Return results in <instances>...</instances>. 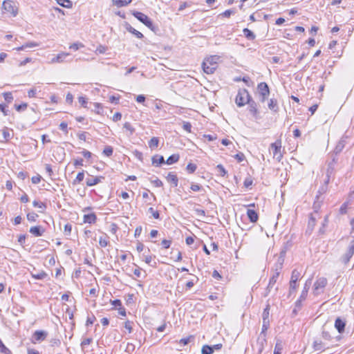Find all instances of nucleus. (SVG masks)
<instances>
[{
  "label": "nucleus",
  "mask_w": 354,
  "mask_h": 354,
  "mask_svg": "<svg viewBox=\"0 0 354 354\" xmlns=\"http://www.w3.org/2000/svg\"><path fill=\"white\" fill-rule=\"evenodd\" d=\"M219 56L212 55L207 57L202 63L203 71L207 74H212L218 67Z\"/></svg>",
  "instance_id": "f257e3e1"
},
{
  "label": "nucleus",
  "mask_w": 354,
  "mask_h": 354,
  "mask_svg": "<svg viewBox=\"0 0 354 354\" xmlns=\"http://www.w3.org/2000/svg\"><path fill=\"white\" fill-rule=\"evenodd\" d=\"M251 100L252 97L248 90L243 88L239 90L236 96L235 102L238 106L241 107L248 104Z\"/></svg>",
  "instance_id": "f03ea898"
},
{
  "label": "nucleus",
  "mask_w": 354,
  "mask_h": 354,
  "mask_svg": "<svg viewBox=\"0 0 354 354\" xmlns=\"http://www.w3.org/2000/svg\"><path fill=\"white\" fill-rule=\"evenodd\" d=\"M270 149L272 151L273 158L278 162H280L283 158L281 140H277L274 143H272Z\"/></svg>",
  "instance_id": "7ed1b4c3"
},
{
  "label": "nucleus",
  "mask_w": 354,
  "mask_h": 354,
  "mask_svg": "<svg viewBox=\"0 0 354 354\" xmlns=\"http://www.w3.org/2000/svg\"><path fill=\"white\" fill-rule=\"evenodd\" d=\"M328 281L325 277L318 278L313 286V293L315 295H319L324 292V288L326 286Z\"/></svg>",
  "instance_id": "20e7f679"
},
{
  "label": "nucleus",
  "mask_w": 354,
  "mask_h": 354,
  "mask_svg": "<svg viewBox=\"0 0 354 354\" xmlns=\"http://www.w3.org/2000/svg\"><path fill=\"white\" fill-rule=\"evenodd\" d=\"M279 277V272H273L268 284L267 288H266L263 296L266 297L272 291L273 288L277 291L278 290V287L276 286V282Z\"/></svg>",
  "instance_id": "39448f33"
},
{
  "label": "nucleus",
  "mask_w": 354,
  "mask_h": 354,
  "mask_svg": "<svg viewBox=\"0 0 354 354\" xmlns=\"http://www.w3.org/2000/svg\"><path fill=\"white\" fill-rule=\"evenodd\" d=\"M47 335L48 333L45 330H36L32 335L31 342L35 344L42 342L46 338Z\"/></svg>",
  "instance_id": "423d86ee"
},
{
  "label": "nucleus",
  "mask_w": 354,
  "mask_h": 354,
  "mask_svg": "<svg viewBox=\"0 0 354 354\" xmlns=\"http://www.w3.org/2000/svg\"><path fill=\"white\" fill-rule=\"evenodd\" d=\"M3 8L7 12L12 14L13 16H16L17 10L15 3L9 0H6L3 2Z\"/></svg>",
  "instance_id": "0eeeda50"
},
{
  "label": "nucleus",
  "mask_w": 354,
  "mask_h": 354,
  "mask_svg": "<svg viewBox=\"0 0 354 354\" xmlns=\"http://www.w3.org/2000/svg\"><path fill=\"white\" fill-rule=\"evenodd\" d=\"M337 161V159L336 157H333L331 162H330L328 164V167L326 169V176H327V180H326V184H328L329 182V179L330 176L333 174L335 170V165Z\"/></svg>",
  "instance_id": "6e6552de"
},
{
  "label": "nucleus",
  "mask_w": 354,
  "mask_h": 354,
  "mask_svg": "<svg viewBox=\"0 0 354 354\" xmlns=\"http://www.w3.org/2000/svg\"><path fill=\"white\" fill-rule=\"evenodd\" d=\"M257 89L259 93V95H270V89L268 85L266 82H261L257 86Z\"/></svg>",
  "instance_id": "1a4fd4ad"
},
{
  "label": "nucleus",
  "mask_w": 354,
  "mask_h": 354,
  "mask_svg": "<svg viewBox=\"0 0 354 354\" xmlns=\"http://www.w3.org/2000/svg\"><path fill=\"white\" fill-rule=\"evenodd\" d=\"M70 54L68 53H59L57 55L54 57L50 61V64H54V63H62L64 62L66 58L67 57H69Z\"/></svg>",
  "instance_id": "9d476101"
},
{
  "label": "nucleus",
  "mask_w": 354,
  "mask_h": 354,
  "mask_svg": "<svg viewBox=\"0 0 354 354\" xmlns=\"http://www.w3.org/2000/svg\"><path fill=\"white\" fill-rule=\"evenodd\" d=\"M346 322L340 317H337L335 322V327L339 333L344 332Z\"/></svg>",
  "instance_id": "9b49d317"
},
{
  "label": "nucleus",
  "mask_w": 354,
  "mask_h": 354,
  "mask_svg": "<svg viewBox=\"0 0 354 354\" xmlns=\"http://www.w3.org/2000/svg\"><path fill=\"white\" fill-rule=\"evenodd\" d=\"M167 181L172 185L174 187H176L178 186V179L176 174H174L173 172H169L167 176H166Z\"/></svg>",
  "instance_id": "f8f14e48"
},
{
  "label": "nucleus",
  "mask_w": 354,
  "mask_h": 354,
  "mask_svg": "<svg viewBox=\"0 0 354 354\" xmlns=\"http://www.w3.org/2000/svg\"><path fill=\"white\" fill-rule=\"evenodd\" d=\"M248 110L250 113L255 118H257L258 109L257 103L252 99L248 103Z\"/></svg>",
  "instance_id": "ddd939ff"
},
{
  "label": "nucleus",
  "mask_w": 354,
  "mask_h": 354,
  "mask_svg": "<svg viewBox=\"0 0 354 354\" xmlns=\"http://www.w3.org/2000/svg\"><path fill=\"white\" fill-rule=\"evenodd\" d=\"M266 336L259 335L257 338V344L259 345V354H261L263 352L264 349V346L266 344Z\"/></svg>",
  "instance_id": "4468645a"
},
{
  "label": "nucleus",
  "mask_w": 354,
  "mask_h": 354,
  "mask_svg": "<svg viewBox=\"0 0 354 354\" xmlns=\"http://www.w3.org/2000/svg\"><path fill=\"white\" fill-rule=\"evenodd\" d=\"M97 220V216L95 213H91L88 214H84L83 217V221L85 223H95Z\"/></svg>",
  "instance_id": "2eb2a0df"
},
{
  "label": "nucleus",
  "mask_w": 354,
  "mask_h": 354,
  "mask_svg": "<svg viewBox=\"0 0 354 354\" xmlns=\"http://www.w3.org/2000/svg\"><path fill=\"white\" fill-rule=\"evenodd\" d=\"M152 165L156 167H159L160 165L165 163V158L162 156L155 155L151 158Z\"/></svg>",
  "instance_id": "dca6fc26"
},
{
  "label": "nucleus",
  "mask_w": 354,
  "mask_h": 354,
  "mask_svg": "<svg viewBox=\"0 0 354 354\" xmlns=\"http://www.w3.org/2000/svg\"><path fill=\"white\" fill-rule=\"evenodd\" d=\"M311 279H309L308 280H307L304 284V289L300 295V297L301 299H306V297H307V295H308V292L310 289V287L311 286Z\"/></svg>",
  "instance_id": "f3484780"
},
{
  "label": "nucleus",
  "mask_w": 354,
  "mask_h": 354,
  "mask_svg": "<svg viewBox=\"0 0 354 354\" xmlns=\"http://www.w3.org/2000/svg\"><path fill=\"white\" fill-rule=\"evenodd\" d=\"M313 348L315 351H324L325 350V345L322 341L317 339L313 343Z\"/></svg>",
  "instance_id": "a211bd4d"
},
{
  "label": "nucleus",
  "mask_w": 354,
  "mask_h": 354,
  "mask_svg": "<svg viewBox=\"0 0 354 354\" xmlns=\"http://www.w3.org/2000/svg\"><path fill=\"white\" fill-rule=\"evenodd\" d=\"M102 178H104L102 176H96L92 177L91 178H87L86 181V185L88 187L94 186L100 183Z\"/></svg>",
  "instance_id": "6ab92c4d"
},
{
  "label": "nucleus",
  "mask_w": 354,
  "mask_h": 354,
  "mask_svg": "<svg viewBox=\"0 0 354 354\" xmlns=\"http://www.w3.org/2000/svg\"><path fill=\"white\" fill-rule=\"evenodd\" d=\"M346 145V140L344 138H342L336 145L334 153L335 155H337L338 153H341L343 149L344 148Z\"/></svg>",
  "instance_id": "aec40b11"
},
{
  "label": "nucleus",
  "mask_w": 354,
  "mask_h": 354,
  "mask_svg": "<svg viewBox=\"0 0 354 354\" xmlns=\"http://www.w3.org/2000/svg\"><path fill=\"white\" fill-rule=\"evenodd\" d=\"M133 15L143 24L149 18L145 14L138 11H134Z\"/></svg>",
  "instance_id": "412c9836"
},
{
  "label": "nucleus",
  "mask_w": 354,
  "mask_h": 354,
  "mask_svg": "<svg viewBox=\"0 0 354 354\" xmlns=\"http://www.w3.org/2000/svg\"><path fill=\"white\" fill-rule=\"evenodd\" d=\"M269 316H270V305L267 304V306L264 308L263 314H262L263 323L270 324Z\"/></svg>",
  "instance_id": "4be33fe9"
},
{
  "label": "nucleus",
  "mask_w": 354,
  "mask_h": 354,
  "mask_svg": "<svg viewBox=\"0 0 354 354\" xmlns=\"http://www.w3.org/2000/svg\"><path fill=\"white\" fill-rule=\"evenodd\" d=\"M30 232L35 236H41L43 234L44 230L41 226H34L30 228Z\"/></svg>",
  "instance_id": "5701e85b"
},
{
  "label": "nucleus",
  "mask_w": 354,
  "mask_h": 354,
  "mask_svg": "<svg viewBox=\"0 0 354 354\" xmlns=\"http://www.w3.org/2000/svg\"><path fill=\"white\" fill-rule=\"evenodd\" d=\"M247 215L252 223H255L257 221L259 216L257 213L254 210L248 209Z\"/></svg>",
  "instance_id": "b1692460"
},
{
  "label": "nucleus",
  "mask_w": 354,
  "mask_h": 354,
  "mask_svg": "<svg viewBox=\"0 0 354 354\" xmlns=\"http://www.w3.org/2000/svg\"><path fill=\"white\" fill-rule=\"evenodd\" d=\"M109 237L106 234H104L103 236H101L99 239V244L102 248H105L109 245Z\"/></svg>",
  "instance_id": "393cba45"
},
{
  "label": "nucleus",
  "mask_w": 354,
  "mask_h": 354,
  "mask_svg": "<svg viewBox=\"0 0 354 354\" xmlns=\"http://www.w3.org/2000/svg\"><path fill=\"white\" fill-rule=\"evenodd\" d=\"M268 108L274 112H277L279 106L276 99L271 98L270 100L268 103Z\"/></svg>",
  "instance_id": "a878e982"
},
{
  "label": "nucleus",
  "mask_w": 354,
  "mask_h": 354,
  "mask_svg": "<svg viewBox=\"0 0 354 354\" xmlns=\"http://www.w3.org/2000/svg\"><path fill=\"white\" fill-rule=\"evenodd\" d=\"M180 156L178 153H174L170 156L167 160L165 161V163L167 165H172L174 163L177 162L179 160Z\"/></svg>",
  "instance_id": "bb28decb"
},
{
  "label": "nucleus",
  "mask_w": 354,
  "mask_h": 354,
  "mask_svg": "<svg viewBox=\"0 0 354 354\" xmlns=\"http://www.w3.org/2000/svg\"><path fill=\"white\" fill-rule=\"evenodd\" d=\"M132 0H112L113 5L118 8L127 6Z\"/></svg>",
  "instance_id": "cd10ccee"
},
{
  "label": "nucleus",
  "mask_w": 354,
  "mask_h": 354,
  "mask_svg": "<svg viewBox=\"0 0 354 354\" xmlns=\"http://www.w3.org/2000/svg\"><path fill=\"white\" fill-rule=\"evenodd\" d=\"M283 263V259L281 258H279L277 262L274 265V268H273L272 269V273L273 272H279L280 273V270L282 268Z\"/></svg>",
  "instance_id": "c85d7f7f"
},
{
  "label": "nucleus",
  "mask_w": 354,
  "mask_h": 354,
  "mask_svg": "<svg viewBox=\"0 0 354 354\" xmlns=\"http://www.w3.org/2000/svg\"><path fill=\"white\" fill-rule=\"evenodd\" d=\"M127 30L129 32H131L133 35H134L138 39H142L144 37L143 35L140 32L136 30L134 28H133L131 26H129V27L127 28Z\"/></svg>",
  "instance_id": "c756f323"
},
{
  "label": "nucleus",
  "mask_w": 354,
  "mask_h": 354,
  "mask_svg": "<svg viewBox=\"0 0 354 354\" xmlns=\"http://www.w3.org/2000/svg\"><path fill=\"white\" fill-rule=\"evenodd\" d=\"M245 37L249 40H253L255 38V35L248 28H244L243 30Z\"/></svg>",
  "instance_id": "7c9ffc66"
},
{
  "label": "nucleus",
  "mask_w": 354,
  "mask_h": 354,
  "mask_svg": "<svg viewBox=\"0 0 354 354\" xmlns=\"http://www.w3.org/2000/svg\"><path fill=\"white\" fill-rule=\"evenodd\" d=\"M315 218L313 216V214H310V218H309V221H308V230H309L310 232H312L315 225Z\"/></svg>",
  "instance_id": "2f4dec72"
},
{
  "label": "nucleus",
  "mask_w": 354,
  "mask_h": 354,
  "mask_svg": "<svg viewBox=\"0 0 354 354\" xmlns=\"http://www.w3.org/2000/svg\"><path fill=\"white\" fill-rule=\"evenodd\" d=\"M32 277L35 279H44L45 277H47V274L41 270L37 273H32Z\"/></svg>",
  "instance_id": "473e14b6"
},
{
  "label": "nucleus",
  "mask_w": 354,
  "mask_h": 354,
  "mask_svg": "<svg viewBox=\"0 0 354 354\" xmlns=\"http://www.w3.org/2000/svg\"><path fill=\"white\" fill-rule=\"evenodd\" d=\"M214 352V347L208 346V345H204L202 347L201 353L202 354H212Z\"/></svg>",
  "instance_id": "72a5a7b5"
},
{
  "label": "nucleus",
  "mask_w": 354,
  "mask_h": 354,
  "mask_svg": "<svg viewBox=\"0 0 354 354\" xmlns=\"http://www.w3.org/2000/svg\"><path fill=\"white\" fill-rule=\"evenodd\" d=\"M159 140L156 137H153L149 142V146L150 148H156L158 146Z\"/></svg>",
  "instance_id": "f704fd0d"
},
{
  "label": "nucleus",
  "mask_w": 354,
  "mask_h": 354,
  "mask_svg": "<svg viewBox=\"0 0 354 354\" xmlns=\"http://www.w3.org/2000/svg\"><path fill=\"white\" fill-rule=\"evenodd\" d=\"M300 272L297 270H293L292 272L290 281H292V282L297 281L300 277Z\"/></svg>",
  "instance_id": "c9c22d12"
},
{
  "label": "nucleus",
  "mask_w": 354,
  "mask_h": 354,
  "mask_svg": "<svg viewBox=\"0 0 354 354\" xmlns=\"http://www.w3.org/2000/svg\"><path fill=\"white\" fill-rule=\"evenodd\" d=\"M353 254L351 252H348L346 251V252L344 254V256L342 257V261L344 264H346L350 261L351 258L353 257Z\"/></svg>",
  "instance_id": "e433bc0d"
},
{
  "label": "nucleus",
  "mask_w": 354,
  "mask_h": 354,
  "mask_svg": "<svg viewBox=\"0 0 354 354\" xmlns=\"http://www.w3.org/2000/svg\"><path fill=\"white\" fill-rule=\"evenodd\" d=\"M32 205L35 207H37V208L41 209V212H43L46 208V205L44 203L38 202L37 201H34L32 202Z\"/></svg>",
  "instance_id": "4c0bfd02"
},
{
  "label": "nucleus",
  "mask_w": 354,
  "mask_h": 354,
  "mask_svg": "<svg viewBox=\"0 0 354 354\" xmlns=\"http://www.w3.org/2000/svg\"><path fill=\"white\" fill-rule=\"evenodd\" d=\"M84 171L82 172H79L76 176V178L73 181V184L75 185L76 183H80L84 180Z\"/></svg>",
  "instance_id": "58836bf2"
},
{
  "label": "nucleus",
  "mask_w": 354,
  "mask_h": 354,
  "mask_svg": "<svg viewBox=\"0 0 354 354\" xmlns=\"http://www.w3.org/2000/svg\"><path fill=\"white\" fill-rule=\"evenodd\" d=\"M282 349L283 346L281 342L277 341V342L275 344L274 354H281Z\"/></svg>",
  "instance_id": "ea45409f"
},
{
  "label": "nucleus",
  "mask_w": 354,
  "mask_h": 354,
  "mask_svg": "<svg viewBox=\"0 0 354 354\" xmlns=\"http://www.w3.org/2000/svg\"><path fill=\"white\" fill-rule=\"evenodd\" d=\"M113 152V149L112 147H111V146L105 147V148L103 150V154H104L105 156H106L108 157H110L111 156H112Z\"/></svg>",
  "instance_id": "a19ab883"
},
{
  "label": "nucleus",
  "mask_w": 354,
  "mask_h": 354,
  "mask_svg": "<svg viewBox=\"0 0 354 354\" xmlns=\"http://www.w3.org/2000/svg\"><path fill=\"white\" fill-rule=\"evenodd\" d=\"M0 352L3 354H11V351L0 341Z\"/></svg>",
  "instance_id": "79ce46f5"
},
{
  "label": "nucleus",
  "mask_w": 354,
  "mask_h": 354,
  "mask_svg": "<svg viewBox=\"0 0 354 354\" xmlns=\"http://www.w3.org/2000/svg\"><path fill=\"white\" fill-rule=\"evenodd\" d=\"M4 100L10 103L13 100V96L12 93L6 92L3 93Z\"/></svg>",
  "instance_id": "37998d69"
},
{
  "label": "nucleus",
  "mask_w": 354,
  "mask_h": 354,
  "mask_svg": "<svg viewBox=\"0 0 354 354\" xmlns=\"http://www.w3.org/2000/svg\"><path fill=\"white\" fill-rule=\"evenodd\" d=\"M58 3L65 8H69L71 6V2L69 0H58Z\"/></svg>",
  "instance_id": "c03bdc74"
},
{
  "label": "nucleus",
  "mask_w": 354,
  "mask_h": 354,
  "mask_svg": "<svg viewBox=\"0 0 354 354\" xmlns=\"http://www.w3.org/2000/svg\"><path fill=\"white\" fill-rule=\"evenodd\" d=\"M196 168H197L196 165L195 164H193V163H189L187 165V167H186L187 171L189 174L194 173L196 171Z\"/></svg>",
  "instance_id": "a18cd8bd"
},
{
  "label": "nucleus",
  "mask_w": 354,
  "mask_h": 354,
  "mask_svg": "<svg viewBox=\"0 0 354 354\" xmlns=\"http://www.w3.org/2000/svg\"><path fill=\"white\" fill-rule=\"evenodd\" d=\"M93 341L92 338H86L81 342V346L82 350L85 348V347L89 345Z\"/></svg>",
  "instance_id": "49530a36"
},
{
  "label": "nucleus",
  "mask_w": 354,
  "mask_h": 354,
  "mask_svg": "<svg viewBox=\"0 0 354 354\" xmlns=\"http://www.w3.org/2000/svg\"><path fill=\"white\" fill-rule=\"evenodd\" d=\"M38 215L35 212L28 213L27 214V219L31 222L35 221Z\"/></svg>",
  "instance_id": "de8ad7c7"
},
{
  "label": "nucleus",
  "mask_w": 354,
  "mask_h": 354,
  "mask_svg": "<svg viewBox=\"0 0 354 354\" xmlns=\"http://www.w3.org/2000/svg\"><path fill=\"white\" fill-rule=\"evenodd\" d=\"M269 327H270V324L263 323L261 332L260 333L259 335L266 336V331L269 328Z\"/></svg>",
  "instance_id": "09e8293b"
},
{
  "label": "nucleus",
  "mask_w": 354,
  "mask_h": 354,
  "mask_svg": "<svg viewBox=\"0 0 354 354\" xmlns=\"http://www.w3.org/2000/svg\"><path fill=\"white\" fill-rule=\"evenodd\" d=\"M216 169L221 176H224L227 174L226 170L222 165H218Z\"/></svg>",
  "instance_id": "8fccbe9b"
},
{
  "label": "nucleus",
  "mask_w": 354,
  "mask_h": 354,
  "mask_svg": "<svg viewBox=\"0 0 354 354\" xmlns=\"http://www.w3.org/2000/svg\"><path fill=\"white\" fill-rule=\"evenodd\" d=\"M132 324L133 322L129 320L124 322V327L128 330L129 333L132 332Z\"/></svg>",
  "instance_id": "3c124183"
},
{
  "label": "nucleus",
  "mask_w": 354,
  "mask_h": 354,
  "mask_svg": "<svg viewBox=\"0 0 354 354\" xmlns=\"http://www.w3.org/2000/svg\"><path fill=\"white\" fill-rule=\"evenodd\" d=\"M15 109L17 111H24L25 110L27 106H28V104L27 103H22L21 104H19V105H17L15 104Z\"/></svg>",
  "instance_id": "603ef678"
},
{
  "label": "nucleus",
  "mask_w": 354,
  "mask_h": 354,
  "mask_svg": "<svg viewBox=\"0 0 354 354\" xmlns=\"http://www.w3.org/2000/svg\"><path fill=\"white\" fill-rule=\"evenodd\" d=\"M192 339H194V337L191 335L186 338L181 339L180 340V343L183 344V345H187L191 342Z\"/></svg>",
  "instance_id": "864d4df0"
},
{
  "label": "nucleus",
  "mask_w": 354,
  "mask_h": 354,
  "mask_svg": "<svg viewBox=\"0 0 354 354\" xmlns=\"http://www.w3.org/2000/svg\"><path fill=\"white\" fill-rule=\"evenodd\" d=\"M124 128L127 131H129L131 133H133L135 131L134 128L132 127L130 122H125L124 124Z\"/></svg>",
  "instance_id": "5fc2aeb1"
},
{
  "label": "nucleus",
  "mask_w": 354,
  "mask_h": 354,
  "mask_svg": "<svg viewBox=\"0 0 354 354\" xmlns=\"http://www.w3.org/2000/svg\"><path fill=\"white\" fill-rule=\"evenodd\" d=\"M6 107L7 106L6 104H0V111L2 112L5 116L9 114V111Z\"/></svg>",
  "instance_id": "6e6d98bb"
},
{
  "label": "nucleus",
  "mask_w": 354,
  "mask_h": 354,
  "mask_svg": "<svg viewBox=\"0 0 354 354\" xmlns=\"http://www.w3.org/2000/svg\"><path fill=\"white\" fill-rule=\"evenodd\" d=\"M144 24L151 30H154L155 26H153L152 21L149 18H148V19L147 20V21L145 22Z\"/></svg>",
  "instance_id": "4d7b16f0"
},
{
  "label": "nucleus",
  "mask_w": 354,
  "mask_h": 354,
  "mask_svg": "<svg viewBox=\"0 0 354 354\" xmlns=\"http://www.w3.org/2000/svg\"><path fill=\"white\" fill-rule=\"evenodd\" d=\"M183 128L187 132H191L192 124L189 122H183Z\"/></svg>",
  "instance_id": "13d9d810"
},
{
  "label": "nucleus",
  "mask_w": 354,
  "mask_h": 354,
  "mask_svg": "<svg viewBox=\"0 0 354 354\" xmlns=\"http://www.w3.org/2000/svg\"><path fill=\"white\" fill-rule=\"evenodd\" d=\"M149 212L152 214V216L154 218L158 219L160 217V214L158 211H155L153 207L149 208Z\"/></svg>",
  "instance_id": "bf43d9fd"
},
{
  "label": "nucleus",
  "mask_w": 354,
  "mask_h": 354,
  "mask_svg": "<svg viewBox=\"0 0 354 354\" xmlns=\"http://www.w3.org/2000/svg\"><path fill=\"white\" fill-rule=\"evenodd\" d=\"M171 244V240L164 239L162 241V243H161V245L165 249H168L170 247Z\"/></svg>",
  "instance_id": "052dcab7"
},
{
  "label": "nucleus",
  "mask_w": 354,
  "mask_h": 354,
  "mask_svg": "<svg viewBox=\"0 0 354 354\" xmlns=\"http://www.w3.org/2000/svg\"><path fill=\"white\" fill-rule=\"evenodd\" d=\"M347 252H351L352 254H354V237L349 243V245H348Z\"/></svg>",
  "instance_id": "680f3d73"
},
{
  "label": "nucleus",
  "mask_w": 354,
  "mask_h": 354,
  "mask_svg": "<svg viewBox=\"0 0 354 354\" xmlns=\"http://www.w3.org/2000/svg\"><path fill=\"white\" fill-rule=\"evenodd\" d=\"M322 337L323 339L326 340H330L331 339V335L328 331H322Z\"/></svg>",
  "instance_id": "e2e57ef3"
},
{
  "label": "nucleus",
  "mask_w": 354,
  "mask_h": 354,
  "mask_svg": "<svg viewBox=\"0 0 354 354\" xmlns=\"http://www.w3.org/2000/svg\"><path fill=\"white\" fill-rule=\"evenodd\" d=\"M41 178V177L40 175H37V176H32L31 178V180L33 184H38L40 183Z\"/></svg>",
  "instance_id": "0e129e2a"
},
{
  "label": "nucleus",
  "mask_w": 354,
  "mask_h": 354,
  "mask_svg": "<svg viewBox=\"0 0 354 354\" xmlns=\"http://www.w3.org/2000/svg\"><path fill=\"white\" fill-rule=\"evenodd\" d=\"M151 182L157 187H162L163 185L162 182L157 178L155 180H151Z\"/></svg>",
  "instance_id": "69168bd1"
},
{
  "label": "nucleus",
  "mask_w": 354,
  "mask_h": 354,
  "mask_svg": "<svg viewBox=\"0 0 354 354\" xmlns=\"http://www.w3.org/2000/svg\"><path fill=\"white\" fill-rule=\"evenodd\" d=\"M72 230V225L70 223H67L64 225V232L66 234H70Z\"/></svg>",
  "instance_id": "338daca9"
},
{
  "label": "nucleus",
  "mask_w": 354,
  "mask_h": 354,
  "mask_svg": "<svg viewBox=\"0 0 354 354\" xmlns=\"http://www.w3.org/2000/svg\"><path fill=\"white\" fill-rule=\"evenodd\" d=\"M190 189L194 192H198L202 189V187L198 184H192Z\"/></svg>",
  "instance_id": "774afa93"
}]
</instances>
